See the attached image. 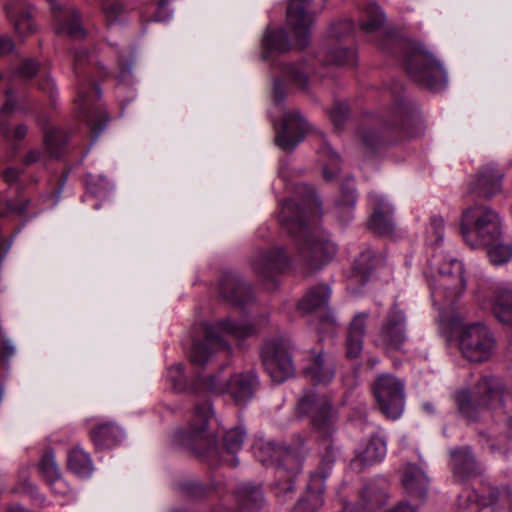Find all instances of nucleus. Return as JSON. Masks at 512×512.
Instances as JSON below:
<instances>
[{"instance_id":"36","label":"nucleus","mask_w":512,"mask_h":512,"mask_svg":"<svg viewBox=\"0 0 512 512\" xmlns=\"http://www.w3.org/2000/svg\"><path fill=\"white\" fill-rule=\"evenodd\" d=\"M487 247H489L487 256L490 262L495 266L505 264L512 258V245L496 244L495 242Z\"/></svg>"},{"instance_id":"29","label":"nucleus","mask_w":512,"mask_h":512,"mask_svg":"<svg viewBox=\"0 0 512 512\" xmlns=\"http://www.w3.org/2000/svg\"><path fill=\"white\" fill-rule=\"evenodd\" d=\"M263 46V56L265 59H269L275 52H287L290 49V43L286 31L283 29H277L266 32L263 40Z\"/></svg>"},{"instance_id":"15","label":"nucleus","mask_w":512,"mask_h":512,"mask_svg":"<svg viewBox=\"0 0 512 512\" xmlns=\"http://www.w3.org/2000/svg\"><path fill=\"white\" fill-rule=\"evenodd\" d=\"M368 201L373 209L368 222L369 228L375 233L390 235L394 231L392 208L375 192L369 193Z\"/></svg>"},{"instance_id":"50","label":"nucleus","mask_w":512,"mask_h":512,"mask_svg":"<svg viewBox=\"0 0 512 512\" xmlns=\"http://www.w3.org/2000/svg\"><path fill=\"white\" fill-rule=\"evenodd\" d=\"M5 96H6V100L5 102L3 103L1 109H0V116H1V120H3V118L7 115H9L10 113H12L15 108H16V101H15V98H14V92L11 90V89H6L5 90Z\"/></svg>"},{"instance_id":"42","label":"nucleus","mask_w":512,"mask_h":512,"mask_svg":"<svg viewBox=\"0 0 512 512\" xmlns=\"http://www.w3.org/2000/svg\"><path fill=\"white\" fill-rule=\"evenodd\" d=\"M57 33L66 32L72 38H83L84 31L79 23V16L76 11L70 13V22L65 26L57 28Z\"/></svg>"},{"instance_id":"38","label":"nucleus","mask_w":512,"mask_h":512,"mask_svg":"<svg viewBox=\"0 0 512 512\" xmlns=\"http://www.w3.org/2000/svg\"><path fill=\"white\" fill-rule=\"evenodd\" d=\"M243 507L253 510L259 507L262 501V492L259 487L245 484L240 489Z\"/></svg>"},{"instance_id":"60","label":"nucleus","mask_w":512,"mask_h":512,"mask_svg":"<svg viewBox=\"0 0 512 512\" xmlns=\"http://www.w3.org/2000/svg\"><path fill=\"white\" fill-rule=\"evenodd\" d=\"M391 512H417L416 509L409 504L401 503L396 506Z\"/></svg>"},{"instance_id":"37","label":"nucleus","mask_w":512,"mask_h":512,"mask_svg":"<svg viewBox=\"0 0 512 512\" xmlns=\"http://www.w3.org/2000/svg\"><path fill=\"white\" fill-rule=\"evenodd\" d=\"M66 142V136L64 132L58 128H52L47 131L44 136V144L48 152L58 157L60 155V149Z\"/></svg>"},{"instance_id":"23","label":"nucleus","mask_w":512,"mask_h":512,"mask_svg":"<svg viewBox=\"0 0 512 512\" xmlns=\"http://www.w3.org/2000/svg\"><path fill=\"white\" fill-rule=\"evenodd\" d=\"M388 494L383 482L371 481L367 483L361 493L360 505L364 511L372 512L386 504Z\"/></svg>"},{"instance_id":"52","label":"nucleus","mask_w":512,"mask_h":512,"mask_svg":"<svg viewBox=\"0 0 512 512\" xmlns=\"http://www.w3.org/2000/svg\"><path fill=\"white\" fill-rule=\"evenodd\" d=\"M431 225H432V228L434 229V233L436 235V241L437 242H441L442 239H443V227H444V221L442 219V217L440 216H432L431 217Z\"/></svg>"},{"instance_id":"55","label":"nucleus","mask_w":512,"mask_h":512,"mask_svg":"<svg viewBox=\"0 0 512 512\" xmlns=\"http://www.w3.org/2000/svg\"><path fill=\"white\" fill-rule=\"evenodd\" d=\"M41 151L38 149L30 150L23 158V162L26 165H31L38 162L41 159Z\"/></svg>"},{"instance_id":"10","label":"nucleus","mask_w":512,"mask_h":512,"mask_svg":"<svg viewBox=\"0 0 512 512\" xmlns=\"http://www.w3.org/2000/svg\"><path fill=\"white\" fill-rule=\"evenodd\" d=\"M265 370L275 383H282L295 372L289 342L275 339L266 342L261 351Z\"/></svg>"},{"instance_id":"39","label":"nucleus","mask_w":512,"mask_h":512,"mask_svg":"<svg viewBox=\"0 0 512 512\" xmlns=\"http://www.w3.org/2000/svg\"><path fill=\"white\" fill-rule=\"evenodd\" d=\"M322 491L323 488L318 492H308L306 497L297 503L294 512H316L323 504Z\"/></svg>"},{"instance_id":"6","label":"nucleus","mask_w":512,"mask_h":512,"mask_svg":"<svg viewBox=\"0 0 512 512\" xmlns=\"http://www.w3.org/2000/svg\"><path fill=\"white\" fill-rule=\"evenodd\" d=\"M458 346L464 358L471 362L481 363L494 355L497 340L489 327L481 323H474L461 329Z\"/></svg>"},{"instance_id":"63","label":"nucleus","mask_w":512,"mask_h":512,"mask_svg":"<svg viewBox=\"0 0 512 512\" xmlns=\"http://www.w3.org/2000/svg\"><path fill=\"white\" fill-rule=\"evenodd\" d=\"M86 54L87 53L85 51L76 53L75 54V63L78 65L82 61V59H84L86 57Z\"/></svg>"},{"instance_id":"26","label":"nucleus","mask_w":512,"mask_h":512,"mask_svg":"<svg viewBox=\"0 0 512 512\" xmlns=\"http://www.w3.org/2000/svg\"><path fill=\"white\" fill-rule=\"evenodd\" d=\"M304 374L315 384H327L332 381L334 370L332 365L325 364L322 354H318L304 368Z\"/></svg>"},{"instance_id":"49","label":"nucleus","mask_w":512,"mask_h":512,"mask_svg":"<svg viewBox=\"0 0 512 512\" xmlns=\"http://www.w3.org/2000/svg\"><path fill=\"white\" fill-rule=\"evenodd\" d=\"M348 116V108L345 104L337 103L330 112L331 120L335 127L340 128Z\"/></svg>"},{"instance_id":"62","label":"nucleus","mask_w":512,"mask_h":512,"mask_svg":"<svg viewBox=\"0 0 512 512\" xmlns=\"http://www.w3.org/2000/svg\"><path fill=\"white\" fill-rule=\"evenodd\" d=\"M27 205H28V202L26 201L25 203L21 204L20 206H13L11 209L13 211H16V212L22 214L26 211Z\"/></svg>"},{"instance_id":"30","label":"nucleus","mask_w":512,"mask_h":512,"mask_svg":"<svg viewBox=\"0 0 512 512\" xmlns=\"http://www.w3.org/2000/svg\"><path fill=\"white\" fill-rule=\"evenodd\" d=\"M402 483L410 493L423 495L426 492V479L423 473L415 467H407L404 470Z\"/></svg>"},{"instance_id":"22","label":"nucleus","mask_w":512,"mask_h":512,"mask_svg":"<svg viewBox=\"0 0 512 512\" xmlns=\"http://www.w3.org/2000/svg\"><path fill=\"white\" fill-rule=\"evenodd\" d=\"M503 175L492 167H487L479 173L472 183V189L480 196L490 198L501 190Z\"/></svg>"},{"instance_id":"46","label":"nucleus","mask_w":512,"mask_h":512,"mask_svg":"<svg viewBox=\"0 0 512 512\" xmlns=\"http://www.w3.org/2000/svg\"><path fill=\"white\" fill-rule=\"evenodd\" d=\"M38 69L39 65L35 60L27 59L23 62L19 69L14 72L13 77L29 79L37 74Z\"/></svg>"},{"instance_id":"35","label":"nucleus","mask_w":512,"mask_h":512,"mask_svg":"<svg viewBox=\"0 0 512 512\" xmlns=\"http://www.w3.org/2000/svg\"><path fill=\"white\" fill-rule=\"evenodd\" d=\"M285 81L297 85L301 88L307 84V70L304 69L303 64H286L282 70Z\"/></svg>"},{"instance_id":"3","label":"nucleus","mask_w":512,"mask_h":512,"mask_svg":"<svg viewBox=\"0 0 512 512\" xmlns=\"http://www.w3.org/2000/svg\"><path fill=\"white\" fill-rule=\"evenodd\" d=\"M502 385L494 377L481 378L473 390H463L456 394L460 413L468 420L477 419L478 415L490 408L501 405Z\"/></svg>"},{"instance_id":"24","label":"nucleus","mask_w":512,"mask_h":512,"mask_svg":"<svg viewBox=\"0 0 512 512\" xmlns=\"http://www.w3.org/2000/svg\"><path fill=\"white\" fill-rule=\"evenodd\" d=\"M386 455V443L378 437L373 436L367 442L365 448L358 452L353 459L354 467H365L381 461Z\"/></svg>"},{"instance_id":"45","label":"nucleus","mask_w":512,"mask_h":512,"mask_svg":"<svg viewBox=\"0 0 512 512\" xmlns=\"http://www.w3.org/2000/svg\"><path fill=\"white\" fill-rule=\"evenodd\" d=\"M168 378L173 383L175 389L181 390L185 387V375L181 363L174 364L168 369Z\"/></svg>"},{"instance_id":"9","label":"nucleus","mask_w":512,"mask_h":512,"mask_svg":"<svg viewBox=\"0 0 512 512\" xmlns=\"http://www.w3.org/2000/svg\"><path fill=\"white\" fill-rule=\"evenodd\" d=\"M203 389L212 393H228L238 405L246 404L254 397L258 378L253 371L233 375L229 381L218 376L203 379Z\"/></svg>"},{"instance_id":"4","label":"nucleus","mask_w":512,"mask_h":512,"mask_svg":"<svg viewBox=\"0 0 512 512\" xmlns=\"http://www.w3.org/2000/svg\"><path fill=\"white\" fill-rule=\"evenodd\" d=\"M220 332L234 338H246L253 334L254 329L250 324L231 320L220 321L215 327H206L204 339L194 343L192 347L190 360L193 365L202 366L214 353L228 349L226 342L219 335Z\"/></svg>"},{"instance_id":"54","label":"nucleus","mask_w":512,"mask_h":512,"mask_svg":"<svg viewBox=\"0 0 512 512\" xmlns=\"http://www.w3.org/2000/svg\"><path fill=\"white\" fill-rule=\"evenodd\" d=\"M294 491V485L291 481H286L283 486L280 484H276L275 486V494L277 497H285L288 493H292Z\"/></svg>"},{"instance_id":"32","label":"nucleus","mask_w":512,"mask_h":512,"mask_svg":"<svg viewBox=\"0 0 512 512\" xmlns=\"http://www.w3.org/2000/svg\"><path fill=\"white\" fill-rule=\"evenodd\" d=\"M40 470L50 486L60 484L61 470L56 462L53 452H46L40 461Z\"/></svg>"},{"instance_id":"59","label":"nucleus","mask_w":512,"mask_h":512,"mask_svg":"<svg viewBox=\"0 0 512 512\" xmlns=\"http://www.w3.org/2000/svg\"><path fill=\"white\" fill-rule=\"evenodd\" d=\"M88 93H87V89L85 87H80L78 89V95H77V102L79 103V105L83 106L85 105L87 102H88Z\"/></svg>"},{"instance_id":"2","label":"nucleus","mask_w":512,"mask_h":512,"mask_svg":"<svg viewBox=\"0 0 512 512\" xmlns=\"http://www.w3.org/2000/svg\"><path fill=\"white\" fill-rule=\"evenodd\" d=\"M461 231L471 248L492 245L501 236L499 215L488 207H475L463 213Z\"/></svg>"},{"instance_id":"53","label":"nucleus","mask_w":512,"mask_h":512,"mask_svg":"<svg viewBox=\"0 0 512 512\" xmlns=\"http://www.w3.org/2000/svg\"><path fill=\"white\" fill-rule=\"evenodd\" d=\"M14 49V42L8 36H0V55H6Z\"/></svg>"},{"instance_id":"43","label":"nucleus","mask_w":512,"mask_h":512,"mask_svg":"<svg viewBox=\"0 0 512 512\" xmlns=\"http://www.w3.org/2000/svg\"><path fill=\"white\" fill-rule=\"evenodd\" d=\"M355 60V53L353 50L338 48L329 53L328 61L335 65L353 64Z\"/></svg>"},{"instance_id":"27","label":"nucleus","mask_w":512,"mask_h":512,"mask_svg":"<svg viewBox=\"0 0 512 512\" xmlns=\"http://www.w3.org/2000/svg\"><path fill=\"white\" fill-rule=\"evenodd\" d=\"M331 290L327 285H319L311 290L301 299L298 304L300 310L314 312L325 308L330 298Z\"/></svg>"},{"instance_id":"8","label":"nucleus","mask_w":512,"mask_h":512,"mask_svg":"<svg viewBox=\"0 0 512 512\" xmlns=\"http://www.w3.org/2000/svg\"><path fill=\"white\" fill-rule=\"evenodd\" d=\"M373 394L381 412L389 419H398L405 406V383L392 374H380L373 383Z\"/></svg>"},{"instance_id":"48","label":"nucleus","mask_w":512,"mask_h":512,"mask_svg":"<svg viewBox=\"0 0 512 512\" xmlns=\"http://www.w3.org/2000/svg\"><path fill=\"white\" fill-rule=\"evenodd\" d=\"M256 455L263 464H269L276 458V447L272 443L262 444L256 447Z\"/></svg>"},{"instance_id":"16","label":"nucleus","mask_w":512,"mask_h":512,"mask_svg":"<svg viewBox=\"0 0 512 512\" xmlns=\"http://www.w3.org/2000/svg\"><path fill=\"white\" fill-rule=\"evenodd\" d=\"M286 264L287 257L280 248L257 252L252 259L253 270L263 278L273 277Z\"/></svg>"},{"instance_id":"1","label":"nucleus","mask_w":512,"mask_h":512,"mask_svg":"<svg viewBox=\"0 0 512 512\" xmlns=\"http://www.w3.org/2000/svg\"><path fill=\"white\" fill-rule=\"evenodd\" d=\"M306 212L293 200L281 204L280 223L297 237V250L310 272L321 269L337 254V246L329 237L305 222Z\"/></svg>"},{"instance_id":"14","label":"nucleus","mask_w":512,"mask_h":512,"mask_svg":"<svg viewBox=\"0 0 512 512\" xmlns=\"http://www.w3.org/2000/svg\"><path fill=\"white\" fill-rule=\"evenodd\" d=\"M308 131V124L299 111L288 112L284 117L283 131L276 136L277 145L283 150H293Z\"/></svg>"},{"instance_id":"28","label":"nucleus","mask_w":512,"mask_h":512,"mask_svg":"<svg viewBox=\"0 0 512 512\" xmlns=\"http://www.w3.org/2000/svg\"><path fill=\"white\" fill-rule=\"evenodd\" d=\"M219 293L225 299L242 304L241 296L248 292V287L235 275L224 276L219 283Z\"/></svg>"},{"instance_id":"25","label":"nucleus","mask_w":512,"mask_h":512,"mask_svg":"<svg viewBox=\"0 0 512 512\" xmlns=\"http://www.w3.org/2000/svg\"><path fill=\"white\" fill-rule=\"evenodd\" d=\"M67 468L76 476L86 478L92 475L93 463L89 454L76 446L67 453Z\"/></svg>"},{"instance_id":"58","label":"nucleus","mask_w":512,"mask_h":512,"mask_svg":"<svg viewBox=\"0 0 512 512\" xmlns=\"http://www.w3.org/2000/svg\"><path fill=\"white\" fill-rule=\"evenodd\" d=\"M283 98H284V93L281 90V83L279 80H276L275 85H274V101L276 103H280L283 100Z\"/></svg>"},{"instance_id":"34","label":"nucleus","mask_w":512,"mask_h":512,"mask_svg":"<svg viewBox=\"0 0 512 512\" xmlns=\"http://www.w3.org/2000/svg\"><path fill=\"white\" fill-rule=\"evenodd\" d=\"M493 501H486L485 499H479L478 494L473 490H466L463 492L458 499V511L459 512H480L482 505L492 504Z\"/></svg>"},{"instance_id":"7","label":"nucleus","mask_w":512,"mask_h":512,"mask_svg":"<svg viewBox=\"0 0 512 512\" xmlns=\"http://www.w3.org/2000/svg\"><path fill=\"white\" fill-rule=\"evenodd\" d=\"M408 75L417 83L437 91L446 84V72L442 64L429 52L416 50L405 61Z\"/></svg>"},{"instance_id":"5","label":"nucleus","mask_w":512,"mask_h":512,"mask_svg":"<svg viewBox=\"0 0 512 512\" xmlns=\"http://www.w3.org/2000/svg\"><path fill=\"white\" fill-rule=\"evenodd\" d=\"M297 412L309 418L312 429L323 439H330L337 431L338 411L326 395L306 393L298 402Z\"/></svg>"},{"instance_id":"13","label":"nucleus","mask_w":512,"mask_h":512,"mask_svg":"<svg viewBox=\"0 0 512 512\" xmlns=\"http://www.w3.org/2000/svg\"><path fill=\"white\" fill-rule=\"evenodd\" d=\"M311 0H289L287 8V24L292 29L296 44L304 48L308 44L311 17L307 9Z\"/></svg>"},{"instance_id":"17","label":"nucleus","mask_w":512,"mask_h":512,"mask_svg":"<svg viewBox=\"0 0 512 512\" xmlns=\"http://www.w3.org/2000/svg\"><path fill=\"white\" fill-rule=\"evenodd\" d=\"M369 313H357L348 327L346 341V355L348 358H357L363 349V340L366 332V324Z\"/></svg>"},{"instance_id":"51","label":"nucleus","mask_w":512,"mask_h":512,"mask_svg":"<svg viewBox=\"0 0 512 512\" xmlns=\"http://www.w3.org/2000/svg\"><path fill=\"white\" fill-rule=\"evenodd\" d=\"M356 203V195L354 191H350L344 195V199L337 203V212L343 213L351 210Z\"/></svg>"},{"instance_id":"64","label":"nucleus","mask_w":512,"mask_h":512,"mask_svg":"<svg viewBox=\"0 0 512 512\" xmlns=\"http://www.w3.org/2000/svg\"><path fill=\"white\" fill-rule=\"evenodd\" d=\"M89 89L95 94L97 98L101 96V91L97 85L93 84Z\"/></svg>"},{"instance_id":"47","label":"nucleus","mask_w":512,"mask_h":512,"mask_svg":"<svg viewBox=\"0 0 512 512\" xmlns=\"http://www.w3.org/2000/svg\"><path fill=\"white\" fill-rule=\"evenodd\" d=\"M0 128L2 134L9 140H22L27 134V126L24 124L17 125L13 130H10L3 120L0 121Z\"/></svg>"},{"instance_id":"18","label":"nucleus","mask_w":512,"mask_h":512,"mask_svg":"<svg viewBox=\"0 0 512 512\" xmlns=\"http://www.w3.org/2000/svg\"><path fill=\"white\" fill-rule=\"evenodd\" d=\"M5 10L18 35L25 36L33 32L34 24L31 12L24 1L13 0L6 5Z\"/></svg>"},{"instance_id":"44","label":"nucleus","mask_w":512,"mask_h":512,"mask_svg":"<svg viewBox=\"0 0 512 512\" xmlns=\"http://www.w3.org/2000/svg\"><path fill=\"white\" fill-rule=\"evenodd\" d=\"M16 353L12 340L0 329V364L6 365Z\"/></svg>"},{"instance_id":"12","label":"nucleus","mask_w":512,"mask_h":512,"mask_svg":"<svg viewBox=\"0 0 512 512\" xmlns=\"http://www.w3.org/2000/svg\"><path fill=\"white\" fill-rule=\"evenodd\" d=\"M466 289L463 264L451 259L438 267L436 285L432 287V297L443 295L449 301L458 298Z\"/></svg>"},{"instance_id":"61","label":"nucleus","mask_w":512,"mask_h":512,"mask_svg":"<svg viewBox=\"0 0 512 512\" xmlns=\"http://www.w3.org/2000/svg\"><path fill=\"white\" fill-rule=\"evenodd\" d=\"M54 87V82L50 77H46L44 83L40 84V88L42 90H52Z\"/></svg>"},{"instance_id":"57","label":"nucleus","mask_w":512,"mask_h":512,"mask_svg":"<svg viewBox=\"0 0 512 512\" xmlns=\"http://www.w3.org/2000/svg\"><path fill=\"white\" fill-rule=\"evenodd\" d=\"M3 177L6 182L12 183L18 178V171L14 168H7L3 173Z\"/></svg>"},{"instance_id":"56","label":"nucleus","mask_w":512,"mask_h":512,"mask_svg":"<svg viewBox=\"0 0 512 512\" xmlns=\"http://www.w3.org/2000/svg\"><path fill=\"white\" fill-rule=\"evenodd\" d=\"M362 139L365 146L372 148L378 141V136L373 131H368L363 133Z\"/></svg>"},{"instance_id":"33","label":"nucleus","mask_w":512,"mask_h":512,"mask_svg":"<svg viewBox=\"0 0 512 512\" xmlns=\"http://www.w3.org/2000/svg\"><path fill=\"white\" fill-rule=\"evenodd\" d=\"M365 19L361 22V29L366 33L377 31L384 22V15L377 4L371 3L365 9Z\"/></svg>"},{"instance_id":"11","label":"nucleus","mask_w":512,"mask_h":512,"mask_svg":"<svg viewBox=\"0 0 512 512\" xmlns=\"http://www.w3.org/2000/svg\"><path fill=\"white\" fill-rule=\"evenodd\" d=\"M406 340L405 315L401 310L393 308L388 313L374 339L375 346L386 353H392L400 351Z\"/></svg>"},{"instance_id":"19","label":"nucleus","mask_w":512,"mask_h":512,"mask_svg":"<svg viewBox=\"0 0 512 512\" xmlns=\"http://www.w3.org/2000/svg\"><path fill=\"white\" fill-rule=\"evenodd\" d=\"M454 477L464 481L477 474V463L470 448H459L450 452Z\"/></svg>"},{"instance_id":"40","label":"nucleus","mask_w":512,"mask_h":512,"mask_svg":"<svg viewBox=\"0 0 512 512\" xmlns=\"http://www.w3.org/2000/svg\"><path fill=\"white\" fill-rule=\"evenodd\" d=\"M102 11L108 23L115 22L125 11L124 5L118 0H103Z\"/></svg>"},{"instance_id":"41","label":"nucleus","mask_w":512,"mask_h":512,"mask_svg":"<svg viewBox=\"0 0 512 512\" xmlns=\"http://www.w3.org/2000/svg\"><path fill=\"white\" fill-rule=\"evenodd\" d=\"M245 432L240 428L228 430L224 436L225 445L229 452L238 451L244 442Z\"/></svg>"},{"instance_id":"31","label":"nucleus","mask_w":512,"mask_h":512,"mask_svg":"<svg viewBox=\"0 0 512 512\" xmlns=\"http://www.w3.org/2000/svg\"><path fill=\"white\" fill-rule=\"evenodd\" d=\"M493 312L500 322L512 323V292L503 291L496 296Z\"/></svg>"},{"instance_id":"20","label":"nucleus","mask_w":512,"mask_h":512,"mask_svg":"<svg viewBox=\"0 0 512 512\" xmlns=\"http://www.w3.org/2000/svg\"><path fill=\"white\" fill-rule=\"evenodd\" d=\"M211 414L212 408L209 402L198 404L195 408L194 416L188 430L186 432L178 433L179 441L183 444H188L190 441H194L201 437L207 428Z\"/></svg>"},{"instance_id":"21","label":"nucleus","mask_w":512,"mask_h":512,"mask_svg":"<svg viewBox=\"0 0 512 512\" xmlns=\"http://www.w3.org/2000/svg\"><path fill=\"white\" fill-rule=\"evenodd\" d=\"M94 444L99 448H111L124 438L123 430L112 422L96 425L90 432Z\"/></svg>"}]
</instances>
